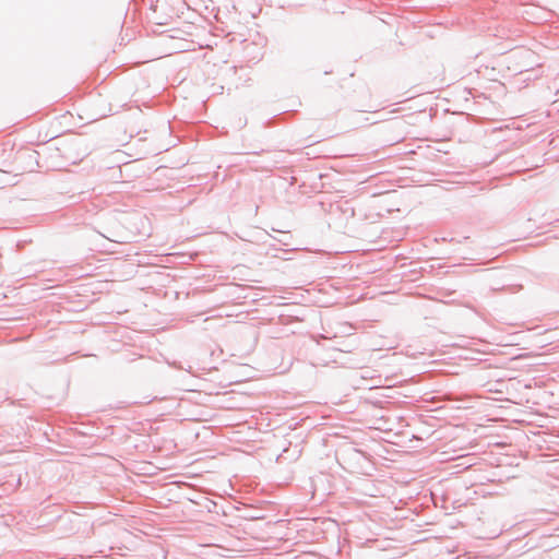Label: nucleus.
Listing matches in <instances>:
<instances>
[{
    "label": "nucleus",
    "mask_w": 559,
    "mask_h": 559,
    "mask_svg": "<svg viewBox=\"0 0 559 559\" xmlns=\"http://www.w3.org/2000/svg\"><path fill=\"white\" fill-rule=\"evenodd\" d=\"M0 170H1V171H3V173L11 174V173H13L15 169H14V168H12V167H10V166H4V168H1Z\"/></svg>",
    "instance_id": "obj_1"
}]
</instances>
